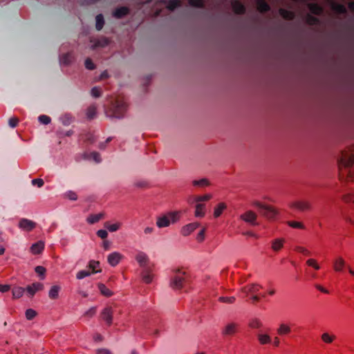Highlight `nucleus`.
Returning a JSON list of instances; mask_svg holds the SVG:
<instances>
[{
	"label": "nucleus",
	"mask_w": 354,
	"mask_h": 354,
	"mask_svg": "<svg viewBox=\"0 0 354 354\" xmlns=\"http://www.w3.org/2000/svg\"><path fill=\"white\" fill-rule=\"evenodd\" d=\"M346 262L342 257H337L333 261V267L335 272H342L345 266Z\"/></svg>",
	"instance_id": "f3484780"
},
{
	"label": "nucleus",
	"mask_w": 354,
	"mask_h": 354,
	"mask_svg": "<svg viewBox=\"0 0 354 354\" xmlns=\"http://www.w3.org/2000/svg\"><path fill=\"white\" fill-rule=\"evenodd\" d=\"M336 338L337 337L335 335L328 332H325L321 335L322 341L326 344H332Z\"/></svg>",
	"instance_id": "b1692460"
},
{
	"label": "nucleus",
	"mask_w": 354,
	"mask_h": 354,
	"mask_svg": "<svg viewBox=\"0 0 354 354\" xmlns=\"http://www.w3.org/2000/svg\"><path fill=\"white\" fill-rule=\"evenodd\" d=\"M96 313V308H91L84 313L85 317H91Z\"/></svg>",
	"instance_id": "e2e57ef3"
},
{
	"label": "nucleus",
	"mask_w": 354,
	"mask_h": 354,
	"mask_svg": "<svg viewBox=\"0 0 354 354\" xmlns=\"http://www.w3.org/2000/svg\"><path fill=\"white\" fill-rule=\"evenodd\" d=\"M113 310L111 307H106L100 313V317L110 326L113 323Z\"/></svg>",
	"instance_id": "9d476101"
},
{
	"label": "nucleus",
	"mask_w": 354,
	"mask_h": 354,
	"mask_svg": "<svg viewBox=\"0 0 354 354\" xmlns=\"http://www.w3.org/2000/svg\"><path fill=\"white\" fill-rule=\"evenodd\" d=\"M261 289V286L259 284H249L242 288L241 292L244 294V296L245 297L251 295L252 303H255L259 300V297L257 293L260 291Z\"/></svg>",
	"instance_id": "423d86ee"
},
{
	"label": "nucleus",
	"mask_w": 354,
	"mask_h": 354,
	"mask_svg": "<svg viewBox=\"0 0 354 354\" xmlns=\"http://www.w3.org/2000/svg\"><path fill=\"white\" fill-rule=\"evenodd\" d=\"M36 315H37V313H36L35 310H34L32 309H28L26 311V317L28 320L32 319L36 316Z\"/></svg>",
	"instance_id": "864d4df0"
},
{
	"label": "nucleus",
	"mask_w": 354,
	"mask_h": 354,
	"mask_svg": "<svg viewBox=\"0 0 354 354\" xmlns=\"http://www.w3.org/2000/svg\"><path fill=\"white\" fill-rule=\"evenodd\" d=\"M93 339L95 342H99L104 339L103 336L100 333H95L93 335Z\"/></svg>",
	"instance_id": "69168bd1"
},
{
	"label": "nucleus",
	"mask_w": 354,
	"mask_h": 354,
	"mask_svg": "<svg viewBox=\"0 0 354 354\" xmlns=\"http://www.w3.org/2000/svg\"><path fill=\"white\" fill-rule=\"evenodd\" d=\"M291 209L301 212L308 211L310 209V203L307 201H295L289 204Z\"/></svg>",
	"instance_id": "1a4fd4ad"
},
{
	"label": "nucleus",
	"mask_w": 354,
	"mask_h": 354,
	"mask_svg": "<svg viewBox=\"0 0 354 354\" xmlns=\"http://www.w3.org/2000/svg\"><path fill=\"white\" fill-rule=\"evenodd\" d=\"M155 270V265H150L149 267L143 268L141 272V277L143 282L145 283H150L152 282L155 274L153 272Z\"/></svg>",
	"instance_id": "6e6552de"
},
{
	"label": "nucleus",
	"mask_w": 354,
	"mask_h": 354,
	"mask_svg": "<svg viewBox=\"0 0 354 354\" xmlns=\"http://www.w3.org/2000/svg\"><path fill=\"white\" fill-rule=\"evenodd\" d=\"M91 93L93 97H99L102 95V89L100 87H93L91 91Z\"/></svg>",
	"instance_id": "09e8293b"
},
{
	"label": "nucleus",
	"mask_w": 354,
	"mask_h": 354,
	"mask_svg": "<svg viewBox=\"0 0 354 354\" xmlns=\"http://www.w3.org/2000/svg\"><path fill=\"white\" fill-rule=\"evenodd\" d=\"M44 248V243L42 241H38L36 243H34L31 248L30 251L34 254H40Z\"/></svg>",
	"instance_id": "393cba45"
},
{
	"label": "nucleus",
	"mask_w": 354,
	"mask_h": 354,
	"mask_svg": "<svg viewBox=\"0 0 354 354\" xmlns=\"http://www.w3.org/2000/svg\"><path fill=\"white\" fill-rule=\"evenodd\" d=\"M306 263L308 266L312 267L316 270H319L320 269V266L319 265L317 261L315 259H308Z\"/></svg>",
	"instance_id": "58836bf2"
},
{
	"label": "nucleus",
	"mask_w": 354,
	"mask_h": 354,
	"mask_svg": "<svg viewBox=\"0 0 354 354\" xmlns=\"http://www.w3.org/2000/svg\"><path fill=\"white\" fill-rule=\"evenodd\" d=\"M339 178L342 181L354 180V145L344 150L338 160Z\"/></svg>",
	"instance_id": "f257e3e1"
},
{
	"label": "nucleus",
	"mask_w": 354,
	"mask_h": 354,
	"mask_svg": "<svg viewBox=\"0 0 354 354\" xmlns=\"http://www.w3.org/2000/svg\"><path fill=\"white\" fill-rule=\"evenodd\" d=\"M211 194H205L203 196H190L187 198V203L189 204H194V203H201L203 201H208L212 198Z\"/></svg>",
	"instance_id": "4468645a"
},
{
	"label": "nucleus",
	"mask_w": 354,
	"mask_h": 354,
	"mask_svg": "<svg viewBox=\"0 0 354 354\" xmlns=\"http://www.w3.org/2000/svg\"><path fill=\"white\" fill-rule=\"evenodd\" d=\"M60 290V286H53L49 290V297L52 299H55L58 297L59 292Z\"/></svg>",
	"instance_id": "72a5a7b5"
},
{
	"label": "nucleus",
	"mask_w": 354,
	"mask_h": 354,
	"mask_svg": "<svg viewBox=\"0 0 354 354\" xmlns=\"http://www.w3.org/2000/svg\"><path fill=\"white\" fill-rule=\"evenodd\" d=\"M205 228H203L197 234L196 240L198 242L201 243L205 239Z\"/></svg>",
	"instance_id": "5fc2aeb1"
},
{
	"label": "nucleus",
	"mask_w": 354,
	"mask_h": 354,
	"mask_svg": "<svg viewBox=\"0 0 354 354\" xmlns=\"http://www.w3.org/2000/svg\"><path fill=\"white\" fill-rule=\"evenodd\" d=\"M99 266H100L99 261H91L88 263V268H89V269L91 270V272H93V273L98 272L100 271V270L98 269Z\"/></svg>",
	"instance_id": "ea45409f"
},
{
	"label": "nucleus",
	"mask_w": 354,
	"mask_h": 354,
	"mask_svg": "<svg viewBox=\"0 0 354 354\" xmlns=\"http://www.w3.org/2000/svg\"><path fill=\"white\" fill-rule=\"evenodd\" d=\"M257 10L261 12H266L270 9L268 4L263 0L257 1Z\"/></svg>",
	"instance_id": "473e14b6"
},
{
	"label": "nucleus",
	"mask_w": 354,
	"mask_h": 354,
	"mask_svg": "<svg viewBox=\"0 0 354 354\" xmlns=\"http://www.w3.org/2000/svg\"><path fill=\"white\" fill-rule=\"evenodd\" d=\"M129 13V8L127 7H120L117 9L113 12V16L115 18L120 19Z\"/></svg>",
	"instance_id": "bb28decb"
},
{
	"label": "nucleus",
	"mask_w": 354,
	"mask_h": 354,
	"mask_svg": "<svg viewBox=\"0 0 354 354\" xmlns=\"http://www.w3.org/2000/svg\"><path fill=\"white\" fill-rule=\"evenodd\" d=\"M97 235L102 239L107 237L108 233L105 230H100L97 232Z\"/></svg>",
	"instance_id": "680f3d73"
},
{
	"label": "nucleus",
	"mask_w": 354,
	"mask_h": 354,
	"mask_svg": "<svg viewBox=\"0 0 354 354\" xmlns=\"http://www.w3.org/2000/svg\"><path fill=\"white\" fill-rule=\"evenodd\" d=\"M318 21H319L316 17L311 16L310 15H308L306 17V23L309 25H315Z\"/></svg>",
	"instance_id": "3c124183"
},
{
	"label": "nucleus",
	"mask_w": 354,
	"mask_h": 354,
	"mask_svg": "<svg viewBox=\"0 0 354 354\" xmlns=\"http://www.w3.org/2000/svg\"><path fill=\"white\" fill-rule=\"evenodd\" d=\"M183 213V211L169 212L158 217L156 225L160 228L168 227L171 223H175L178 221Z\"/></svg>",
	"instance_id": "7ed1b4c3"
},
{
	"label": "nucleus",
	"mask_w": 354,
	"mask_h": 354,
	"mask_svg": "<svg viewBox=\"0 0 354 354\" xmlns=\"http://www.w3.org/2000/svg\"><path fill=\"white\" fill-rule=\"evenodd\" d=\"M122 257H123V256L120 253L115 252L111 253L108 256L107 259H108L109 263L111 266H115L120 263V261H121Z\"/></svg>",
	"instance_id": "2eb2a0df"
},
{
	"label": "nucleus",
	"mask_w": 354,
	"mask_h": 354,
	"mask_svg": "<svg viewBox=\"0 0 354 354\" xmlns=\"http://www.w3.org/2000/svg\"><path fill=\"white\" fill-rule=\"evenodd\" d=\"M328 3L330 6L331 9L335 12L339 14L346 12V9L344 6L339 3H337L333 0H329Z\"/></svg>",
	"instance_id": "5701e85b"
},
{
	"label": "nucleus",
	"mask_w": 354,
	"mask_h": 354,
	"mask_svg": "<svg viewBox=\"0 0 354 354\" xmlns=\"http://www.w3.org/2000/svg\"><path fill=\"white\" fill-rule=\"evenodd\" d=\"M96 354H112L111 352L106 348H100L96 351Z\"/></svg>",
	"instance_id": "338daca9"
},
{
	"label": "nucleus",
	"mask_w": 354,
	"mask_h": 354,
	"mask_svg": "<svg viewBox=\"0 0 354 354\" xmlns=\"http://www.w3.org/2000/svg\"><path fill=\"white\" fill-rule=\"evenodd\" d=\"M32 184L34 186H37L38 187H41L44 184V181L41 178H35L32 180Z\"/></svg>",
	"instance_id": "bf43d9fd"
},
{
	"label": "nucleus",
	"mask_w": 354,
	"mask_h": 354,
	"mask_svg": "<svg viewBox=\"0 0 354 354\" xmlns=\"http://www.w3.org/2000/svg\"><path fill=\"white\" fill-rule=\"evenodd\" d=\"M287 223L288 226L295 229H304V225L301 222L290 221Z\"/></svg>",
	"instance_id": "a19ab883"
},
{
	"label": "nucleus",
	"mask_w": 354,
	"mask_h": 354,
	"mask_svg": "<svg viewBox=\"0 0 354 354\" xmlns=\"http://www.w3.org/2000/svg\"><path fill=\"white\" fill-rule=\"evenodd\" d=\"M97 113V106L96 104H90L85 111V114L88 120L94 119Z\"/></svg>",
	"instance_id": "dca6fc26"
},
{
	"label": "nucleus",
	"mask_w": 354,
	"mask_h": 354,
	"mask_svg": "<svg viewBox=\"0 0 354 354\" xmlns=\"http://www.w3.org/2000/svg\"><path fill=\"white\" fill-rule=\"evenodd\" d=\"M232 6L234 12L236 14H243L245 12L243 5L238 1H234L232 3Z\"/></svg>",
	"instance_id": "cd10ccee"
},
{
	"label": "nucleus",
	"mask_w": 354,
	"mask_h": 354,
	"mask_svg": "<svg viewBox=\"0 0 354 354\" xmlns=\"http://www.w3.org/2000/svg\"><path fill=\"white\" fill-rule=\"evenodd\" d=\"M297 251L300 252V253H302V254H304V255H306V256L310 255V252L308 250H307L306 248H303V247L297 248Z\"/></svg>",
	"instance_id": "0e129e2a"
},
{
	"label": "nucleus",
	"mask_w": 354,
	"mask_h": 354,
	"mask_svg": "<svg viewBox=\"0 0 354 354\" xmlns=\"http://www.w3.org/2000/svg\"><path fill=\"white\" fill-rule=\"evenodd\" d=\"M262 325L261 322L258 319H254L250 323V326L252 328H259Z\"/></svg>",
	"instance_id": "49530a36"
},
{
	"label": "nucleus",
	"mask_w": 354,
	"mask_h": 354,
	"mask_svg": "<svg viewBox=\"0 0 354 354\" xmlns=\"http://www.w3.org/2000/svg\"><path fill=\"white\" fill-rule=\"evenodd\" d=\"M279 14L285 19H292L295 17L293 12L288 11L283 8L279 10Z\"/></svg>",
	"instance_id": "f704fd0d"
},
{
	"label": "nucleus",
	"mask_w": 354,
	"mask_h": 354,
	"mask_svg": "<svg viewBox=\"0 0 354 354\" xmlns=\"http://www.w3.org/2000/svg\"><path fill=\"white\" fill-rule=\"evenodd\" d=\"M24 288L21 287H15L12 289V297L15 299L20 298L24 293Z\"/></svg>",
	"instance_id": "e433bc0d"
},
{
	"label": "nucleus",
	"mask_w": 354,
	"mask_h": 354,
	"mask_svg": "<svg viewBox=\"0 0 354 354\" xmlns=\"http://www.w3.org/2000/svg\"><path fill=\"white\" fill-rule=\"evenodd\" d=\"M64 197L68 200L76 201L77 199V194L73 191H68L64 194Z\"/></svg>",
	"instance_id": "c03bdc74"
},
{
	"label": "nucleus",
	"mask_w": 354,
	"mask_h": 354,
	"mask_svg": "<svg viewBox=\"0 0 354 354\" xmlns=\"http://www.w3.org/2000/svg\"><path fill=\"white\" fill-rule=\"evenodd\" d=\"M136 259L139 263L140 266L142 268L149 267L150 265H155L154 263L150 262L148 256L142 252H140L136 254Z\"/></svg>",
	"instance_id": "9b49d317"
},
{
	"label": "nucleus",
	"mask_w": 354,
	"mask_h": 354,
	"mask_svg": "<svg viewBox=\"0 0 354 354\" xmlns=\"http://www.w3.org/2000/svg\"><path fill=\"white\" fill-rule=\"evenodd\" d=\"M36 226L37 224L35 222L27 218H21L19 221V228L26 232L32 231Z\"/></svg>",
	"instance_id": "f8f14e48"
},
{
	"label": "nucleus",
	"mask_w": 354,
	"mask_h": 354,
	"mask_svg": "<svg viewBox=\"0 0 354 354\" xmlns=\"http://www.w3.org/2000/svg\"><path fill=\"white\" fill-rule=\"evenodd\" d=\"M196 208H195V212L194 216L196 217H200L203 218L205 215V205L202 203H196Z\"/></svg>",
	"instance_id": "aec40b11"
},
{
	"label": "nucleus",
	"mask_w": 354,
	"mask_h": 354,
	"mask_svg": "<svg viewBox=\"0 0 354 354\" xmlns=\"http://www.w3.org/2000/svg\"><path fill=\"white\" fill-rule=\"evenodd\" d=\"M188 281V274L185 271L178 270L171 278L170 285L173 289L180 290Z\"/></svg>",
	"instance_id": "20e7f679"
},
{
	"label": "nucleus",
	"mask_w": 354,
	"mask_h": 354,
	"mask_svg": "<svg viewBox=\"0 0 354 354\" xmlns=\"http://www.w3.org/2000/svg\"><path fill=\"white\" fill-rule=\"evenodd\" d=\"M315 288L318 290H319L320 292H323V293H325V294H328V290H326L325 288H324L322 286L319 285V284H316L315 285Z\"/></svg>",
	"instance_id": "774afa93"
},
{
	"label": "nucleus",
	"mask_w": 354,
	"mask_h": 354,
	"mask_svg": "<svg viewBox=\"0 0 354 354\" xmlns=\"http://www.w3.org/2000/svg\"><path fill=\"white\" fill-rule=\"evenodd\" d=\"M96 28L100 30L104 26V18L102 15H98L96 16Z\"/></svg>",
	"instance_id": "37998d69"
},
{
	"label": "nucleus",
	"mask_w": 354,
	"mask_h": 354,
	"mask_svg": "<svg viewBox=\"0 0 354 354\" xmlns=\"http://www.w3.org/2000/svg\"><path fill=\"white\" fill-rule=\"evenodd\" d=\"M91 274V272L90 271H87V270H81L80 272H77V278L79 279H82L86 277H88Z\"/></svg>",
	"instance_id": "13d9d810"
},
{
	"label": "nucleus",
	"mask_w": 354,
	"mask_h": 354,
	"mask_svg": "<svg viewBox=\"0 0 354 354\" xmlns=\"http://www.w3.org/2000/svg\"><path fill=\"white\" fill-rule=\"evenodd\" d=\"M199 227V223L197 222L189 223L185 225L181 228L180 233L185 236H189L192 232Z\"/></svg>",
	"instance_id": "ddd939ff"
},
{
	"label": "nucleus",
	"mask_w": 354,
	"mask_h": 354,
	"mask_svg": "<svg viewBox=\"0 0 354 354\" xmlns=\"http://www.w3.org/2000/svg\"><path fill=\"white\" fill-rule=\"evenodd\" d=\"M19 120L17 117H12L8 120V124L12 128L16 127L19 124Z\"/></svg>",
	"instance_id": "603ef678"
},
{
	"label": "nucleus",
	"mask_w": 354,
	"mask_h": 354,
	"mask_svg": "<svg viewBox=\"0 0 354 354\" xmlns=\"http://www.w3.org/2000/svg\"><path fill=\"white\" fill-rule=\"evenodd\" d=\"M308 6L310 12L315 15H320L323 11L322 8L317 3H308Z\"/></svg>",
	"instance_id": "2f4dec72"
},
{
	"label": "nucleus",
	"mask_w": 354,
	"mask_h": 354,
	"mask_svg": "<svg viewBox=\"0 0 354 354\" xmlns=\"http://www.w3.org/2000/svg\"><path fill=\"white\" fill-rule=\"evenodd\" d=\"M35 272L37 274L42 276V279L44 278V274L46 272V268L43 266H37L35 268Z\"/></svg>",
	"instance_id": "052dcab7"
},
{
	"label": "nucleus",
	"mask_w": 354,
	"mask_h": 354,
	"mask_svg": "<svg viewBox=\"0 0 354 354\" xmlns=\"http://www.w3.org/2000/svg\"><path fill=\"white\" fill-rule=\"evenodd\" d=\"M219 301L227 303V304H232L235 301V297H221L219 298Z\"/></svg>",
	"instance_id": "4d7b16f0"
},
{
	"label": "nucleus",
	"mask_w": 354,
	"mask_h": 354,
	"mask_svg": "<svg viewBox=\"0 0 354 354\" xmlns=\"http://www.w3.org/2000/svg\"><path fill=\"white\" fill-rule=\"evenodd\" d=\"M97 286L98 289L100 290L102 295L107 297L113 295V292L109 288H108L104 284L99 283Z\"/></svg>",
	"instance_id": "7c9ffc66"
},
{
	"label": "nucleus",
	"mask_w": 354,
	"mask_h": 354,
	"mask_svg": "<svg viewBox=\"0 0 354 354\" xmlns=\"http://www.w3.org/2000/svg\"><path fill=\"white\" fill-rule=\"evenodd\" d=\"M190 6L201 8L204 6L203 0H188Z\"/></svg>",
	"instance_id": "de8ad7c7"
},
{
	"label": "nucleus",
	"mask_w": 354,
	"mask_h": 354,
	"mask_svg": "<svg viewBox=\"0 0 354 354\" xmlns=\"http://www.w3.org/2000/svg\"><path fill=\"white\" fill-rule=\"evenodd\" d=\"M285 239L283 238L274 239L271 243V248L272 250L278 252L281 250L285 243Z\"/></svg>",
	"instance_id": "412c9836"
},
{
	"label": "nucleus",
	"mask_w": 354,
	"mask_h": 354,
	"mask_svg": "<svg viewBox=\"0 0 354 354\" xmlns=\"http://www.w3.org/2000/svg\"><path fill=\"white\" fill-rule=\"evenodd\" d=\"M126 109L125 103L122 100H117L115 103L113 105V108L106 111V114L109 117L120 118L124 115Z\"/></svg>",
	"instance_id": "39448f33"
},
{
	"label": "nucleus",
	"mask_w": 354,
	"mask_h": 354,
	"mask_svg": "<svg viewBox=\"0 0 354 354\" xmlns=\"http://www.w3.org/2000/svg\"><path fill=\"white\" fill-rule=\"evenodd\" d=\"M122 224L120 223H115L111 224L108 222L105 223V227L110 232H113L119 230L121 227Z\"/></svg>",
	"instance_id": "c9c22d12"
},
{
	"label": "nucleus",
	"mask_w": 354,
	"mask_h": 354,
	"mask_svg": "<svg viewBox=\"0 0 354 354\" xmlns=\"http://www.w3.org/2000/svg\"><path fill=\"white\" fill-rule=\"evenodd\" d=\"M81 140L84 142L93 143L95 138L93 133H87L81 136Z\"/></svg>",
	"instance_id": "4c0bfd02"
},
{
	"label": "nucleus",
	"mask_w": 354,
	"mask_h": 354,
	"mask_svg": "<svg viewBox=\"0 0 354 354\" xmlns=\"http://www.w3.org/2000/svg\"><path fill=\"white\" fill-rule=\"evenodd\" d=\"M44 288V285L41 283L37 282L28 286L26 288L28 292L32 297L36 292L41 290Z\"/></svg>",
	"instance_id": "6ab92c4d"
},
{
	"label": "nucleus",
	"mask_w": 354,
	"mask_h": 354,
	"mask_svg": "<svg viewBox=\"0 0 354 354\" xmlns=\"http://www.w3.org/2000/svg\"><path fill=\"white\" fill-rule=\"evenodd\" d=\"M277 333L279 335H286L291 333V328L288 324L281 323L277 329Z\"/></svg>",
	"instance_id": "4be33fe9"
},
{
	"label": "nucleus",
	"mask_w": 354,
	"mask_h": 354,
	"mask_svg": "<svg viewBox=\"0 0 354 354\" xmlns=\"http://www.w3.org/2000/svg\"><path fill=\"white\" fill-rule=\"evenodd\" d=\"M104 214L103 213H100L97 214H91L87 218V221L90 224H93L98 222L100 220L104 218Z\"/></svg>",
	"instance_id": "c756f323"
},
{
	"label": "nucleus",
	"mask_w": 354,
	"mask_h": 354,
	"mask_svg": "<svg viewBox=\"0 0 354 354\" xmlns=\"http://www.w3.org/2000/svg\"><path fill=\"white\" fill-rule=\"evenodd\" d=\"M85 66L88 70H93L95 68V65L90 58H87L85 60Z\"/></svg>",
	"instance_id": "6e6d98bb"
},
{
	"label": "nucleus",
	"mask_w": 354,
	"mask_h": 354,
	"mask_svg": "<svg viewBox=\"0 0 354 354\" xmlns=\"http://www.w3.org/2000/svg\"><path fill=\"white\" fill-rule=\"evenodd\" d=\"M238 330V324L235 323H230L225 326L223 329V334L226 335H232Z\"/></svg>",
	"instance_id": "a211bd4d"
},
{
	"label": "nucleus",
	"mask_w": 354,
	"mask_h": 354,
	"mask_svg": "<svg viewBox=\"0 0 354 354\" xmlns=\"http://www.w3.org/2000/svg\"><path fill=\"white\" fill-rule=\"evenodd\" d=\"M193 185L199 187H206L209 185V182L206 178H203L199 180H194Z\"/></svg>",
	"instance_id": "a18cd8bd"
},
{
	"label": "nucleus",
	"mask_w": 354,
	"mask_h": 354,
	"mask_svg": "<svg viewBox=\"0 0 354 354\" xmlns=\"http://www.w3.org/2000/svg\"><path fill=\"white\" fill-rule=\"evenodd\" d=\"M227 209V205L225 203H219L214 209V216L219 217L222 213Z\"/></svg>",
	"instance_id": "a878e982"
},
{
	"label": "nucleus",
	"mask_w": 354,
	"mask_h": 354,
	"mask_svg": "<svg viewBox=\"0 0 354 354\" xmlns=\"http://www.w3.org/2000/svg\"><path fill=\"white\" fill-rule=\"evenodd\" d=\"M180 6V0H171L169 1L167 8L170 10H174L176 8Z\"/></svg>",
	"instance_id": "79ce46f5"
},
{
	"label": "nucleus",
	"mask_w": 354,
	"mask_h": 354,
	"mask_svg": "<svg viewBox=\"0 0 354 354\" xmlns=\"http://www.w3.org/2000/svg\"><path fill=\"white\" fill-rule=\"evenodd\" d=\"M251 206L258 209L261 215L267 219L273 220L279 214V211L272 205H267L259 200H253L250 203Z\"/></svg>",
	"instance_id": "f03ea898"
},
{
	"label": "nucleus",
	"mask_w": 354,
	"mask_h": 354,
	"mask_svg": "<svg viewBox=\"0 0 354 354\" xmlns=\"http://www.w3.org/2000/svg\"><path fill=\"white\" fill-rule=\"evenodd\" d=\"M39 121L43 124H48L51 122V119L46 115H41L39 117Z\"/></svg>",
	"instance_id": "8fccbe9b"
},
{
	"label": "nucleus",
	"mask_w": 354,
	"mask_h": 354,
	"mask_svg": "<svg viewBox=\"0 0 354 354\" xmlns=\"http://www.w3.org/2000/svg\"><path fill=\"white\" fill-rule=\"evenodd\" d=\"M257 339L260 344L265 345L271 342V337L268 334L259 333L257 335Z\"/></svg>",
	"instance_id": "c85d7f7f"
},
{
	"label": "nucleus",
	"mask_w": 354,
	"mask_h": 354,
	"mask_svg": "<svg viewBox=\"0 0 354 354\" xmlns=\"http://www.w3.org/2000/svg\"><path fill=\"white\" fill-rule=\"evenodd\" d=\"M257 214L254 211L251 209L246 210L240 215V219L241 221L252 226H256L259 225L257 222Z\"/></svg>",
	"instance_id": "0eeeda50"
}]
</instances>
